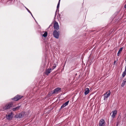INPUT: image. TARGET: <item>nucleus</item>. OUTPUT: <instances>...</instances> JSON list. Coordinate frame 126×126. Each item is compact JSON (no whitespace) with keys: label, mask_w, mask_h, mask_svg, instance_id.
<instances>
[{"label":"nucleus","mask_w":126,"mask_h":126,"mask_svg":"<svg viewBox=\"0 0 126 126\" xmlns=\"http://www.w3.org/2000/svg\"><path fill=\"white\" fill-rule=\"evenodd\" d=\"M61 91V89L60 88H57L55 89L52 92V94H57Z\"/></svg>","instance_id":"obj_2"},{"label":"nucleus","mask_w":126,"mask_h":126,"mask_svg":"<svg viewBox=\"0 0 126 126\" xmlns=\"http://www.w3.org/2000/svg\"><path fill=\"white\" fill-rule=\"evenodd\" d=\"M115 63H116V61H114V64H115Z\"/></svg>","instance_id":"obj_25"},{"label":"nucleus","mask_w":126,"mask_h":126,"mask_svg":"<svg viewBox=\"0 0 126 126\" xmlns=\"http://www.w3.org/2000/svg\"><path fill=\"white\" fill-rule=\"evenodd\" d=\"M54 28L56 30H58L59 29V26L58 23L55 22L54 24Z\"/></svg>","instance_id":"obj_7"},{"label":"nucleus","mask_w":126,"mask_h":126,"mask_svg":"<svg viewBox=\"0 0 126 126\" xmlns=\"http://www.w3.org/2000/svg\"><path fill=\"white\" fill-rule=\"evenodd\" d=\"M52 69L51 68H48L47 69L45 72V74L48 75L51 72Z\"/></svg>","instance_id":"obj_6"},{"label":"nucleus","mask_w":126,"mask_h":126,"mask_svg":"<svg viewBox=\"0 0 126 126\" xmlns=\"http://www.w3.org/2000/svg\"><path fill=\"white\" fill-rule=\"evenodd\" d=\"M69 101H68L65 102L61 106V108H63L65 107L69 103Z\"/></svg>","instance_id":"obj_10"},{"label":"nucleus","mask_w":126,"mask_h":126,"mask_svg":"<svg viewBox=\"0 0 126 126\" xmlns=\"http://www.w3.org/2000/svg\"><path fill=\"white\" fill-rule=\"evenodd\" d=\"M105 121L103 119H101L99 121L100 126H105Z\"/></svg>","instance_id":"obj_5"},{"label":"nucleus","mask_w":126,"mask_h":126,"mask_svg":"<svg viewBox=\"0 0 126 126\" xmlns=\"http://www.w3.org/2000/svg\"><path fill=\"white\" fill-rule=\"evenodd\" d=\"M89 92V90L88 88H86L85 90L84 93L85 94H87Z\"/></svg>","instance_id":"obj_13"},{"label":"nucleus","mask_w":126,"mask_h":126,"mask_svg":"<svg viewBox=\"0 0 126 126\" xmlns=\"http://www.w3.org/2000/svg\"><path fill=\"white\" fill-rule=\"evenodd\" d=\"M53 35L54 37L58 39L59 37V34L58 32L56 30L54 31L53 33Z\"/></svg>","instance_id":"obj_4"},{"label":"nucleus","mask_w":126,"mask_h":126,"mask_svg":"<svg viewBox=\"0 0 126 126\" xmlns=\"http://www.w3.org/2000/svg\"><path fill=\"white\" fill-rule=\"evenodd\" d=\"M125 71L126 72V66L125 67Z\"/></svg>","instance_id":"obj_23"},{"label":"nucleus","mask_w":126,"mask_h":126,"mask_svg":"<svg viewBox=\"0 0 126 126\" xmlns=\"http://www.w3.org/2000/svg\"><path fill=\"white\" fill-rule=\"evenodd\" d=\"M20 107V106H18L12 109V110L13 111H15L18 110Z\"/></svg>","instance_id":"obj_12"},{"label":"nucleus","mask_w":126,"mask_h":126,"mask_svg":"<svg viewBox=\"0 0 126 126\" xmlns=\"http://www.w3.org/2000/svg\"><path fill=\"white\" fill-rule=\"evenodd\" d=\"M61 0H59V1L58 3V4L57 6V9H58V8H59V5L60 4V2Z\"/></svg>","instance_id":"obj_18"},{"label":"nucleus","mask_w":126,"mask_h":126,"mask_svg":"<svg viewBox=\"0 0 126 126\" xmlns=\"http://www.w3.org/2000/svg\"><path fill=\"white\" fill-rule=\"evenodd\" d=\"M110 94V91H108L105 94Z\"/></svg>","instance_id":"obj_17"},{"label":"nucleus","mask_w":126,"mask_h":126,"mask_svg":"<svg viewBox=\"0 0 126 126\" xmlns=\"http://www.w3.org/2000/svg\"><path fill=\"white\" fill-rule=\"evenodd\" d=\"M117 110H116L112 111V114L111 115V116L112 118H114L115 117V115L117 114Z\"/></svg>","instance_id":"obj_9"},{"label":"nucleus","mask_w":126,"mask_h":126,"mask_svg":"<svg viewBox=\"0 0 126 126\" xmlns=\"http://www.w3.org/2000/svg\"><path fill=\"white\" fill-rule=\"evenodd\" d=\"M122 49L123 48L122 47H121L120 49L117 54V55L118 56H119V54L122 51Z\"/></svg>","instance_id":"obj_14"},{"label":"nucleus","mask_w":126,"mask_h":126,"mask_svg":"<svg viewBox=\"0 0 126 126\" xmlns=\"http://www.w3.org/2000/svg\"><path fill=\"white\" fill-rule=\"evenodd\" d=\"M126 82V80H125V79H124L123 80L122 83V84H121L122 86L123 87L124 86V85H125V83Z\"/></svg>","instance_id":"obj_15"},{"label":"nucleus","mask_w":126,"mask_h":126,"mask_svg":"<svg viewBox=\"0 0 126 126\" xmlns=\"http://www.w3.org/2000/svg\"><path fill=\"white\" fill-rule=\"evenodd\" d=\"M126 72H125V71H124L123 72V73L122 74V76L123 77H124L126 75Z\"/></svg>","instance_id":"obj_19"},{"label":"nucleus","mask_w":126,"mask_h":126,"mask_svg":"<svg viewBox=\"0 0 126 126\" xmlns=\"http://www.w3.org/2000/svg\"><path fill=\"white\" fill-rule=\"evenodd\" d=\"M22 117V116H20V117Z\"/></svg>","instance_id":"obj_26"},{"label":"nucleus","mask_w":126,"mask_h":126,"mask_svg":"<svg viewBox=\"0 0 126 126\" xmlns=\"http://www.w3.org/2000/svg\"><path fill=\"white\" fill-rule=\"evenodd\" d=\"M56 66L55 64V65H54L53 67V69L54 68H55L56 67Z\"/></svg>","instance_id":"obj_21"},{"label":"nucleus","mask_w":126,"mask_h":126,"mask_svg":"<svg viewBox=\"0 0 126 126\" xmlns=\"http://www.w3.org/2000/svg\"><path fill=\"white\" fill-rule=\"evenodd\" d=\"M12 113H9L7 115V118L8 119L10 120L12 118Z\"/></svg>","instance_id":"obj_8"},{"label":"nucleus","mask_w":126,"mask_h":126,"mask_svg":"<svg viewBox=\"0 0 126 126\" xmlns=\"http://www.w3.org/2000/svg\"><path fill=\"white\" fill-rule=\"evenodd\" d=\"M23 97V96H21L20 95H17L15 97L12 98V99L14 101H16L21 98Z\"/></svg>","instance_id":"obj_3"},{"label":"nucleus","mask_w":126,"mask_h":126,"mask_svg":"<svg viewBox=\"0 0 126 126\" xmlns=\"http://www.w3.org/2000/svg\"><path fill=\"white\" fill-rule=\"evenodd\" d=\"M26 8L27 9V11H28L29 13H30L31 14V15L32 16V14L31 13V12L30 11L29 9H28L27 8Z\"/></svg>","instance_id":"obj_20"},{"label":"nucleus","mask_w":126,"mask_h":126,"mask_svg":"<svg viewBox=\"0 0 126 126\" xmlns=\"http://www.w3.org/2000/svg\"><path fill=\"white\" fill-rule=\"evenodd\" d=\"M47 32L43 31L42 33V34L43 36L44 37H46L47 36Z\"/></svg>","instance_id":"obj_11"},{"label":"nucleus","mask_w":126,"mask_h":126,"mask_svg":"<svg viewBox=\"0 0 126 126\" xmlns=\"http://www.w3.org/2000/svg\"><path fill=\"white\" fill-rule=\"evenodd\" d=\"M124 7L125 8H126V3L125 5L124 6Z\"/></svg>","instance_id":"obj_24"},{"label":"nucleus","mask_w":126,"mask_h":126,"mask_svg":"<svg viewBox=\"0 0 126 126\" xmlns=\"http://www.w3.org/2000/svg\"><path fill=\"white\" fill-rule=\"evenodd\" d=\"M110 95H104V100H106L107 98H108L109 97Z\"/></svg>","instance_id":"obj_16"},{"label":"nucleus","mask_w":126,"mask_h":126,"mask_svg":"<svg viewBox=\"0 0 126 126\" xmlns=\"http://www.w3.org/2000/svg\"><path fill=\"white\" fill-rule=\"evenodd\" d=\"M13 105L12 102H10L7 104L5 106L3 107V109L4 110H7L9 109L12 107Z\"/></svg>","instance_id":"obj_1"},{"label":"nucleus","mask_w":126,"mask_h":126,"mask_svg":"<svg viewBox=\"0 0 126 126\" xmlns=\"http://www.w3.org/2000/svg\"><path fill=\"white\" fill-rule=\"evenodd\" d=\"M118 124H119V123L118 122L117 123L116 126H118Z\"/></svg>","instance_id":"obj_22"}]
</instances>
